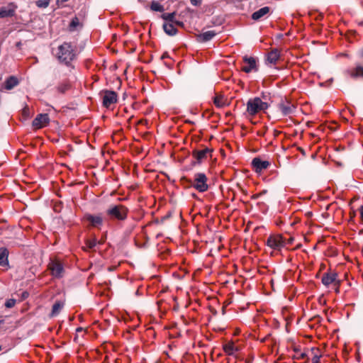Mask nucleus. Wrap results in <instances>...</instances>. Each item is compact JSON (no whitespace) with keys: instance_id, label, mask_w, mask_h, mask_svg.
<instances>
[{"instance_id":"5701e85b","label":"nucleus","mask_w":363,"mask_h":363,"mask_svg":"<svg viewBox=\"0 0 363 363\" xmlns=\"http://www.w3.org/2000/svg\"><path fill=\"white\" fill-rule=\"evenodd\" d=\"M213 103L218 108H223L228 105L227 99L223 95H216L213 98Z\"/></svg>"},{"instance_id":"393cba45","label":"nucleus","mask_w":363,"mask_h":363,"mask_svg":"<svg viewBox=\"0 0 363 363\" xmlns=\"http://www.w3.org/2000/svg\"><path fill=\"white\" fill-rule=\"evenodd\" d=\"M175 25L172 23H164L163 25L164 32L169 35H174L177 32Z\"/></svg>"},{"instance_id":"4be33fe9","label":"nucleus","mask_w":363,"mask_h":363,"mask_svg":"<svg viewBox=\"0 0 363 363\" xmlns=\"http://www.w3.org/2000/svg\"><path fill=\"white\" fill-rule=\"evenodd\" d=\"M9 251L6 247L0 248V266H7L9 264Z\"/></svg>"},{"instance_id":"a878e982","label":"nucleus","mask_w":363,"mask_h":363,"mask_svg":"<svg viewBox=\"0 0 363 363\" xmlns=\"http://www.w3.org/2000/svg\"><path fill=\"white\" fill-rule=\"evenodd\" d=\"M64 306V303L62 301H56L52 308V311L50 313V317L57 316Z\"/></svg>"},{"instance_id":"2eb2a0df","label":"nucleus","mask_w":363,"mask_h":363,"mask_svg":"<svg viewBox=\"0 0 363 363\" xmlns=\"http://www.w3.org/2000/svg\"><path fill=\"white\" fill-rule=\"evenodd\" d=\"M321 357L322 352L319 348L307 349V361L311 360L312 363H318Z\"/></svg>"},{"instance_id":"0eeeda50","label":"nucleus","mask_w":363,"mask_h":363,"mask_svg":"<svg viewBox=\"0 0 363 363\" xmlns=\"http://www.w3.org/2000/svg\"><path fill=\"white\" fill-rule=\"evenodd\" d=\"M243 62L245 65L242 66V70L245 73H250L252 71L257 72L258 70L255 57L245 55L243 57Z\"/></svg>"},{"instance_id":"79ce46f5","label":"nucleus","mask_w":363,"mask_h":363,"mask_svg":"<svg viewBox=\"0 0 363 363\" xmlns=\"http://www.w3.org/2000/svg\"><path fill=\"white\" fill-rule=\"evenodd\" d=\"M339 287H340V286H338V287H337V286H336V289H335V291H336V293H339Z\"/></svg>"},{"instance_id":"e433bc0d","label":"nucleus","mask_w":363,"mask_h":363,"mask_svg":"<svg viewBox=\"0 0 363 363\" xmlns=\"http://www.w3.org/2000/svg\"><path fill=\"white\" fill-rule=\"evenodd\" d=\"M69 0H57V4L60 6L65 2L68 1Z\"/></svg>"},{"instance_id":"dca6fc26","label":"nucleus","mask_w":363,"mask_h":363,"mask_svg":"<svg viewBox=\"0 0 363 363\" xmlns=\"http://www.w3.org/2000/svg\"><path fill=\"white\" fill-rule=\"evenodd\" d=\"M85 219L94 228H100L103 225V218L101 215L87 214Z\"/></svg>"},{"instance_id":"c85d7f7f","label":"nucleus","mask_w":363,"mask_h":363,"mask_svg":"<svg viewBox=\"0 0 363 363\" xmlns=\"http://www.w3.org/2000/svg\"><path fill=\"white\" fill-rule=\"evenodd\" d=\"M80 22L77 17H74L72 19V21L69 24V28L72 30H75L78 26H80Z\"/></svg>"},{"instance_id":"2f4dec72","label":"nucleus","mask_w":363,"mask_h":363,"mask_svg":"<svg viewBox=\"0 0 363 363\" xmlns=\"http://www.w3.org/2000/svg\"><path fill=\"white\" fill-rule=\"evenodd\" d=\"M97 244V240L96 238L87 240L86 241V246L89 249H93Z\"/></svg>"},{"instance_id":"9b49d317","label":"nucleus","mask_w":363,"mask_h":363,"mask_svg":"<svg viewBox=\"0 0 363 363\" xmlns=\"http://www.w3.org/2000/svg\"><path fill=\"white\" fill-rule=\"evenodd\" d=\"M116 101L117 94L115 91L106 90L103 92V105L105 107L108 108Z\"/></svg>"},{"instance_id":"473e14b6","label":"nucleus","mask_w":363,"mask_h":363,"mask_svg":"<svg viewBox=\"0 0 363 363\" xmlns=\"http://www.w3.org/2000/svg\"><path fill=\"white\" fill-rule=\"evenodd\" d=\"M16 303V299L14 298H10V299H8L6 303H5V306L8 308H13L15 304Z\"/></svg>"},{"instance_id":"a211bd4d","label":"nucleus","mask_w":363,"mask_h":363,"mask_svg":"<svg viewBox=\"0 0 363 363\" xmlns=\"http://www.w3.org/2000/svg\"><path fill=\"white\" fill-rule=\"evenodd\" d=\"M224 352L229 356L236 357L240 351L239 347L236 346L233 341H230L223 345Z\"/></svg>"},{"instance_id":"1a4fd4ad","label":"nucleus","mask_w":363,"mask_h":363,"mask_svg":"<svg viewBox=\"0 0 363 363\" xmlns=\"http://www.w3.org/2000/svg\"><path fill=\"white\" fill-rule=\"evenodd\" d=\"M321 281L325 286L334 284L335 286L338 287L340 285V281L337 279V274L336 272L325 273L322 277Z\"/></svg>"},{"instance_id":"bb28decb","label":"nucleus","mask_w":363,"mask_h":363,"mask_svg":"<svg viewBox=\"0 0 363 363\" xmlns=\"http://www.w3.org/2000/svg\"><path fill=\"white\" fill-rule=\"evenodd\" d=\"M216 33L214 30H208L199 35V38L201 41L207 42L211 40Z\"/></svg>"},{"instance_id":"6e6552de","label":"nucleus","mask_w":363,"mask_h":363,"mask_svg":"<svg viewBox=\"0 0 363 363\" xmlns=\"http://www.w3.org/2000/svg\"><path fill=\"white\" fill-rule=\"evenodd\" d=\"M50 121L48 114L40 113L33 121L32 125L34 129H40L48 125Z\"/></svg>"},{"instance_id":"39448f33","label":"nucleus","mask_w":363,"mask_h":363,"mask_svg":"<svg viewBox=\"0 0 363 363\" xmlns=\"http://www.w3.org/2000/svg\"><path fill=\"white\" fill-rule=\"evenodd\" d=\"M208 178L204 173L198 172L194 174L192 186L199 192H205L208 189Z\"/></svg>"},{"instance_id":"aec40b11","label":"nucleus","mask_w":363,"mask_h":363,"mask_svg":"<svg viewBox=\"0 0 363 363\" xmlns=\"http://www.w3.org/2000/svg\"><path fill=\"white\" fill-rule=\"evenodd\" d=\"M19 84V81L17 77L14 76H10L4 82V89L6 90H11L16 86Z\"/></svg>"},{"instance_id":"72a5a7b5","label":"nucleus","mask_w":363,"mask_h":363,"mask_svg":"<svg viewBox=\"0 0 363 363\" xmlns=\"http://www.w3.org/2000/svg\"><path fill=\"white\" fill-rule=\"evenodd\" d=\"M57 89L59 92L64 93L69 89V85L67 84H62Z\"/></svg>"},{"instance_id":"ea45409f","label":"nucleus","mask_w":363,"mask_h":363,"mask_svg":"<svg viewBox=\"0 0 363 363\" xmlns=\"http://www.w3.org/2000/svg\"><path fill=\"white\" fill-rule=\"evenodd\" d=\"M28 293H26V292H24V293L23 294V296L24 298L27 297V296H28Z\"/></svg>"},{"instance_id":"f03ea898","label":"nucleus","mask_w":363,"mask_h":363,"mask_svg":"<svg viewBox=\"0 0 363 363\" xmlns=\"http://www.w3.org/2000/svg\"><path fill=\"white\" fill-rule=\"evenodd\" d=\"M128 212L129 210L126 206L116 204L110 206L107 208L106 214L111 220L123 221L128 218Z\"/></svg>"},{"instance_id":"6ab92c4d","label":"nucleus","mask_w":363,"mask_h":363,"mask_svg":"<svg viewBox=\"0 0 363 363\" xmlns=\"http://www.w3.org/2000/svg\"><path fill=\"white\" fill-rule=\"evenodd\" d=\"M269 12L270 8L269 6L262 7L252 13V18L255 21H258L269 14Z\"/></svg>"},{"instance_id":"b1692460","label":"nucleus","mask_w":363,"mask_h":363,"mask_svg":"<svg viewBox=\"0 0 363 363\" xmlns=\"http://www.w3.org/2000/svg\"><path fill=\"white\" fill-rule=\"evenodd\" d=\"M162 17L167 21L166 23H172L181 26L183 25L182 22L174 20L175 13H165L162 14Z\"/></svg>"},{"instance_id":"58836bf2","label":"nucleus","mask_w":363,"mask_h":363,"mask_svg":"<svg viewBox=\"0 0 363 363\" xmlns=\"http://www.w3.org/2000/svg\"><path fill=\"white\" fill-rule=\"evenodd\" d=\"M28 111H29L28 108L26 107V108H25L23 109V113L24 115H28Z\"/></svg>"},{"instance_id":"423d86ee","label":"nucleus","mask_w":363,"mask_h":363,"mask_svg":"<svg viewBox=\"0 0 363 363\" xmlns=\"http://www.w3.org/2000/svg\"><path fill=\"white\" fill-rule=\"evenodd\" d=\"M267 245L273 250H281L284 247V240L281 235H271L267 240Z\"/></svg>"},{"instance_id":"c03bdc74","label":"nucleus","mask_w":363,"mask_h":363,"mask_svg":"<svg viewBox=\"0 0 363 363\" xmlns=\"http://www.w3.org/2000/svg\"><path fill=\"white\" fill-rule=\"evenodd\" d=\"M77 331H81V330H82V328H77Z\"/></svg>"},{"instance_id":"cd10ccee","label":"nucleus","mask_w":363,"mask_h":363,"mask_svg":"<svg viewBox=\"0 0 363 363\" xmlns=\"http://www.w3.org/2000/svg\"><path fill=\"white\" fill-rule=\"evenodd\" d=\"M50 3V0H38L35 1V5L38 8L45 9Z\"/></svg>"},{"instance_id":"f704fd0d","label":"nucleus","mask_w":363,"mask_h":363,"mask_svg":"<svg viewBox=\"0 0 363 363\" xmlns=\"http://www.w3.org/2000/svg\"><path fill=\"white\" fill-rule=\"evenodd\" d=\"M191 4L194 6H198L201 4V0H190Z\"/></svg>"},{"instance_id":"4c0bfd02","label":"nucleus","mask_w":363,"mask_h":363,"mask_svg":"<svg viewBox=\"0 0 363 363\" xmlns=\"http://www.w3.org/2000/svg\"><path fill=\"white\" fill-rule=\"evenodd\" d=\"M261 196V194H256L252 196V199H257Z\"/></svg>"},{"instance_id":"7c9ffc66","label":"nucleus","mask_w":363,"mask_h":363,"mask_svg":"<svg viewBox=\"0 0 363 363\" xmlns=\"http://www.w3.org/2000/svg\"><path fill=\"white\" fill-rule=\"evenodd\" d=\"M298 359L307 361V350L301 352L300 350H295Z\"/></svg>"},{"instance_id":"f8f14e48","label":"nucleus","mask_w":363,"mask_h":363,"mask_svg":"<svg viewBox=\"0 0 363 363\" xmlns=\"http://www.w3.org/2000/svg\"><path fill=\"white\" fill-rule=\"evenodd\" d=\"M278 107L284 116L294 113L296 110L295 105L289 101H281L279 104Z\"/></svg>"},{"instance_id":"f257e3e1","label":"nucleus","mask_w":363,"mask_h":363,"mask_svg":"<svg viewBox=\"0 0 363 363\" xmlns=\"http://www.w3.org/2000/svg\"><path fill=\"white\" fill-rule=\"evenodd\" d=\"M246 106L245 114L247 117L252 118L261 113H264L269 107V104L263 101L259 97H254L247 101Z\"/></svg>"},{"instance_id":"37998d69","label":"nucleus","mask_w":363,"mask_h":363,"mask_svg":"<svg viewBox=\"0 0 363 363\" xmlns=\"http://www.w3.org/2000/svg\"><path fill=\"white\" fill-rule=\"evenodd\" d=\"M361 56L363 57V49L361 51Z\"/></svg>"},{"instance_id":"7ed1b4c3","label":"nucleus","mask_w":363,"mask_h":363,"mask_svg":"<svg viewBox=\"0 0 363 363\" xmlns=\"http://www.w3.org/2000/svg\"><path fill=\"white\" fill-rule=\"evenodd\" d=\"M75 57L74 50L70 43H64L58 48L57 58L60 61L68 65Z\"/></svg>"},{"instance_id":"ddd939ff","label":"nucleus","mask_w":363,"mask_h":363,"mask_svg":"<svg viewBox=\"0 0 363 363\" xmlns=\"http://www.w3.org/2000/svg\"><path fill=\"white\" fill-rule=\"evenodd\" d=\"M17 6L13 3H10L6 6L0 8V18L12 17L15 15Z\"/></svg>"},{"instance_id":"f3484780","label":"nucleus","mask_w":363,"mask_h":363,"mask_svg":"<svg viewBox=\"0 0 363 363\" xmlns=\"http://www.w3.org/2000/svg\"><path fill=\"white\" fill-rule=\"evenodd\" d=\"M280 58V52L277 49H273L269 52L266 57V64L267 65H274Z\"/></svg>"},{"instance_id":"a19ab883","label":"nucleus","mask_w":363,"mask_h":363,"mask_svg":"<svg viewBox=\"0 0 363 363\" xmlns=\"http://www.w3.org/2000/svg\"><path fill=\"white\" fill-rule=\"evenodd\" d=\"M266 193H267V190H264L262 192H260L259 194H261V196H262L263 194H265Z\"/></svg>"},{"instance_id":"4468645a","label":"nucleus","mask_w":363,"mask_h":363,"mask_svg":"<svg viewBox=\"0 0 363 363\" xmlns=\"http://www.w3.org/2000/svg\"><path fill=\"white\" fill-rule=\"evenodd\" d=\"M252 165L256 172L260 173L263 170L267 169L269 167L270 163L267 160H262L259 157H255L252 161Z\"/></svg>"},{"instance_id":"c756f323","label":"nucleus","mask_w":363,"mask_h":363,"mask_svg":"<svg viewBox=\"0 0 363 363\" xmlns=\"http://www.w3.org/2000/svg\"><path fill=\"white\" fill-rule=\"evenodd\" d=\"M150 8L152 11H162L163 6L157 1H152L150 6Z\"/></svg>"},{"instance_id":"412c9836","label":"nucleus","mask_w":363,"mask_h":363,"mask_svg":"<svg viewBox=\"0 0 363 363\" xmlns=\"http://www.w3.org/2000/svg\"><path fill=\"white\" fill-rule=\"evenodd\" d=\"M347 72L352 78H363V66L357 65L348 70Z\"/></svg>"},{"instance_id":"20e7f679","label":"nucleus","mask_w":363,"mask_h":363,"mask_svg":"<svg viewBox=\"0 0 363 363\" xmlns=\"http://www.w3.org/2000/svg\"><path fill=\"white\" fill-rule=\"evenodd\" d=\"M51 275L55 279H61L64 277L65 270L63 263L57 259H51L48 266Z\"/></svg>"},{"instance_id":"c9c22d12","label":"nucleus","mask_w":363,"mask_h":363,"mask_svg":"<svg viewBox=\"0 0 363 363\" xmlns=\"http://www.w3.org/2000/svg\"><path fill=\"white\" fill-rule=\"evenodd\" d=\"M359 213H360V218L363 223V206L360 207L359 208Z\"/></svg>"},{"instance_id":"9d476101","label":"nucleus","mask_w":363,"mask_h":363,"mask_svg":"<svg viewBox=\"0 0 363 363\" xmlns=\"http://www.w3.org/2000/svg\"><path fill=\"white\" fill-rule=\"evenodd\" d=\"M211 152L212 150L208 147H206L203 150H195L192 152V156L196 160L198 163H201L202 161L211 156Z\"/></svg>"}]
</instances>
